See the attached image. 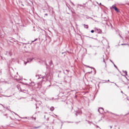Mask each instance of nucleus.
<instances>
[{
	"label": "nucleus",
	"instance_id": "nucleus-1",
	"mask_svg": "<svg viewBox=\"0 0 129 129\" xmlns=\"http://www.w3.org/2000/svg\"><path fill=\"white\" fill-rule=\"evenodd\" d=\"M38 79H40V78H42L43 81H47V80H50V79H52V77L50 75L49 73L46 72L45 73V76H43L42 75H38Z\"/></svg>",
	"mask_w": 129,
	"mask_h": 129
},
{
	"label": "nucleus",
	"instance_id": "nucleus-2",
	"mask_svg": "<svg viewBox=\"0 0 129 129\" xmlns=\"http://www.w3.org/2000/svg\"><path fill=\"white\" fill-rule=\"evenodd\" d=\"M112 8L114 9V11L116 12V13H119V9L116 8L114 5L112 6Z\"/></svg>",
	"mask_w": 129,
	"mask_h": 129
},
{
	"label": "nucleus",
	"instance_id": "nucleus-3",
	"mask_svg": "<svg viewBox=\"0 0 129 129\" xmlns=\"http://www.w3.org/2000/svg\"><path fill=\"white\" fill-rule=\"evenodd\" d=\"M34 59H35V58H32L28 59L27 62H26V61L24 62L25 65H26L27 63H29V62H32L33 61V60H34Z\"/></svg>",
	"mask_w": 129,
	"mask_h": 129
},
{
	"label": "nucleus",
	"instance_id": "nucleus-4",
	"mask_svg": "<svg viewBox=\"0 0 129 129\" xmlns=\"http://www.w3.org/2000/svg\"><path fill=\"white\" fill-rule=\"evenodd\" d=\"M38 39H36L35 40L31 41H29L27 43H23V45H28V44H30V45H32V43H34V42H36Z\"/></svg>",
	"mask_w": 129,
	"mask_h": 129
},
{
	"label": "nucleus",
	"instance_id": "nucleus-5",
	"mask_svg": "<svg viewBox=\"0 0 129 129\" xmlns=\"http://www.w3.org/2000/svg\"><path fill=\"white\" fill-rule=\"evenodd\" d=\"M5 55H7V56H12L13 55V53L12 52L6 51L5 52Z\"/></svg>",
	"mask_w": 129,
	"mask_h": 129
},
{
	"label": "nucleus",
	"instance_id": "nucleus-6",
	"mask_svg": "<svg viewBox=\"0 0 129 129\" xmlns=\"http://www.w3.org/2000/svg\"><path fill=\"white\" fill-rule=\"evenodd\" d=\"M42 102L41 101L37 102L36 103V108H39L38 105H41Z\"/></svg>",
	"mask_w": 129,
	"mask_h": 129
},
{
	"label": "nucleus",
	"instance_id": "nucleus-7",
	"mask_svg": "<svg viewBox=\"0 0 129 129\" xmlns=\"http://www.w3.org/2000/svg\"><path fill=\"white\" fill-rule=\"evenodd\" d=\"M100 109H101L102 112H103V111H104V110L103 109V108L100 107V108H99V109L98 110V111L100 113H101V112H100Z\"/></svg>",
	"mask_w": 129,
	"mask_h": 129
},
{
	"label": "nucleus",
	"instance_id": "nucleus-8",
	"mask_svg": "<svg viewBox=\"0 0 129 129\" xmlns=\"http://www.w3.org/2000/svg\"><path fill=\"white\" fill-rule=\"evenodd\" d=\"M96 30H97V32L98 34H101V30L98 29H96Z\"/></svg>",
	"mask_w": 129,
	"mask_h": 129
},
{
	"label": "nucleus",
	"instance_id": "nucleus-9",
	"mask_svg": "<svg viewBox=\"0 0 129 129\" xmlns=\"http://www.w3.org/2000/svg\"><path fill=\"white\" fill-rule=\"evenodd\" d=\"M41 127V126H34L32 128H31V129H37V128H39Z\"/></svg>",
	"mask_w": 129,
	"mask_h": 129
},
{
	"label": "nucleus",
	"instance_id": "nucleus-10",
	"mask_svg": "<svg viewBox=\"0 0 129 129\" xmlns=\"http://www.w3.org/2000/svg\"><path fill=\"white\" fill-rule=\"evenodd\" d=\"M46 9H47V10H48V11H49V10H50H50H53L52 7H50L48 6H47V7L46 8Z\"/></svg>",
	"mask_w": 129,
	"mask_h": 129
},
{
	"label": "nucleus",
	"instance_id": "nucleus-11",
	"mask_svg": "<svg viewBox=\"0 0 129 129\" xmlns=\"http://www.w3.org/2000/svg\"><path fill=\"white\" fill-rule=\"evenodd\" d=\"M83 26H84V28H85V29H88V28H89L88 25L84 24Z\"/></svg>",
	"mask_w": 129,
	"mask_h": 129
},
{
	"label": "nucleus",
	"instance_id": "nucleus-12",
	"mask_svg": "<svg viewBox=\"0 0 129 129\" xmlns=\"http://www.w3.org/2000/svg\"><path fill=\"white\" fill-rule=\"evenodd\" d=\"M77 113H79L80 114H81V113H82V112L81 111H79L77 112V113H76V116H77Z\"/></svg>",
	"mask_w": 129,
	"mask_h": 129
},
{
	"label": "nucleus",
	"instance_id": "nucleus-13",
	"mask_svg": "<svg viewBox=\"0 0 129 129\" xmlns=\"http://www.w3.org/2000/svg\"><path fill=\"white\" fill-rule=\"evenodd\" d=\"M122 72H123L124 74H125V75L127 76V72H126V71H122Z\"/></svg>",
	"mask_w": 129,
	"mask_h": 129
},
{
	"label": "nucleus",
	"instance_id": "nucleus-14",
	"mask_svg": "<svg viewBox=\"0 0 129 129\" xmlns=\"http://www.w3.org/2000/svg\"><path fill=\"white\" fill-rule=\"evenodd\" d=\"M54 109V107H51L50 108V110H51V111H53Z\"/></svg>",
	"mask_w": 129,
	"mask_h": 129
},
{
	"label": "nucleus",
	"instance_id": "nucleus-15",
	"mask_svg": "<svg viewBox=\"0 0 129 129\" xmlns=\"http://www.w3.org/2000/svg\"><path fill=\"white\" fill-rule=\"evenodd\" d=\"M87 67H88V68H92L93 69H94V70H95V69H94V68H93V67H89V66H87Z\"/></svg>",
	"mask_w": 129,
	"mask_h": 129
},
{
	"label": "nucleus",
	"instance_id": "nucleus-16",
	"mask_svg": "<svg viewBox=\"0 0 129 129\" xmlns=\"http://www.w3.org/2000/svg\"><path fill=\"white\" fill-rule=\"evenodd\" d=\"M113 64H114V67H115V68H116V69H117V70L118 71V69H117V67H116V66H115V64H114V63H113Z\"/></svg>",
	"mask_w": 129,
	"mask_h": 129
},
{
	"label": "nucleus",
	"instance_id": "nucleus-17",
	"mask_svg": "<svg viewBox=\"0 0 129 129\" xmlns=\"http://www.w3.org/2000/svg\"><path fill=\"white\" fill-rule=\"evenodd\" d=\"M17 81H21V79H16Z\"/></svg>",
	"mask_w": 129,
	"mask_h": 129
},
{
	"label": "nucleus",
	"instance_id": "nucleus-18",
	"mask_svg": "<svg viewBox=\"0 0 129 129\" xmlns=\"http://www.w3.org/2000/svg\"><path fill=\"white\" fill-rule=\"evenodd\" d=\"M58 78H59V77H61V74H59L58 75Z\"/></svg>",
	"mask_w": 129,
	"mask_h": 129
},
{
	"label": "nucleus",
	"instance_id": "nucleus-19",
	"mask_svg": "<svg viewBox=\"0 0 129 129\" xmlns=\"http://www.w3.org/2000/svg\"><path fill=\"white\" fill-rule=\"evenodd\" d=\"M71 4L73 5V6H75V5L74 3H72V2H71Z\"/></svg>",
	"mask_w": 129,
	"mask_h": 129
},
{
	"label": "nucleus",
	"instance_id": "nucleus-20",
	"mask_svg": "<svg viewBox=\"0 0 129 129\" xmlns=\"http://www.w3.org/2000/svg\"><path fill=\"white\" fill-rule=\"evenodd\" d=\"M66 6H67V7L68 8V9H70V8H69V5H68V4H66Z\"/></svg>",
	"mask_w": 129,
	"mask_h": 129
},
{
	"label": "nucleus",
	"instance_id": "nucleus-21",
	"mask_svg": "<svg viewBox=\"0 0 129 129\" xmlns=\"http://www.w3.org/2000/svg\"><path fill=\"white\" fill-rule=\"evenodd\" d=\"M91 33H94V30H91Z\"/></svg>",
	"mask_w": 129,
	"mask_h": 129
},
{
	"label": "nucleus",
	"instance_id": "nucleus-22",
	"mask_svg": "<svg viewBox=\"0 0 129 129\" xmlns=\"http://www.w3.org/2000/svg\"><path fill=\"white\" fill-rule=\"evenodd\" d=\"M88 122L89 124H91V123H92V122H90L89 121H88Z\"/></svg>",
	"mask_w": 129,
	"mask_h": 129
},
{
	"label": "nucleus",
	"instance_id": "nucleus-23",
	"mask_svg": "<svg viewBox=\"0 0 129 129\" xmlns=\"http://www.w3.org/2000/svg\"><path fill=\"white\" fill-rule=\"evenodd\" d=\"M0 75H2V69H0Z\"/></svg>",
	"mask_w": 129,
	"mask_h": 129
},
{
	"label": "nucleus",
	"instance_id": "nucleus-24",
	"mask_svg": "<svg viewBox=\"0 0 129 129\" xmlns=\"http://www.w3.org/2000/svg\"><path fill=\"white\" fill-rule=\"evenodd\" d=\"M103 62L105 63V59H104V57H103Z\"/></svg>",
	"mask_w": 129,
	"mask_h": 129
},
{
	"label": "nucleus",
	"instance_id": "nucleus-25",
	"mask_svg": "<svg viewBox=\"0 0 129 129\" xmlns=\"http://www.w3.org/2000/svg\"><path fill=\"white\" fill-rule=\"evenodd\" d=\"M21 118H28V117H21Z\"/></svg>",
	"mask_w": 129,
	"mask_h": 129
},
{
	"label": "nucleus",
	"instance_id": "nucleus-26",
	"mask_svg": "<svg viewBox=\"0 0 129 129\" xmlns=\"http://www.w3.org/2000/svg\"><path fill=\"white\" fill-rule=\"evenodd\" d=\"M111 114H114V115H116V114H114V113H113L112 112H111Z\"/></svg>",
	"mask_w": 129,
	"mask_h": 129
},
{
	"label": "nucleus",
	"instance_id": "nucleus-27",
	"mask_svg": "<svg viewBox=\"0 0 129 129\" xmlns=\"http://www.w3.org/2000/svg\"><path fill=\"white\" fill-rule=\"evenodd\" d=\"M44 16H48V14H45Z\"/></svg>",
	"mask_w": 129,
	"mask_h": 129
},
{
	"label": "nucleus",
	"instance_id": "nucleus-28",
	"mask_svg": "<svg viewBox=\"0 0 129 129\" xmlns=\"http://www.w3.org/2000/svg\"><path fill=\"white\" fill-rule=\"evenodd\" d=\"M1 105H2V106H3V107H4V108H6V107H5L4 106V105L1 104Z\"/></svg>",
	"mask_w": 129,
	"mask_h": 129
},
{
	"label": "nucleus",
	"instance_id": "nucleus-29",
	"mask_svg": "<svg viewBox=\"0 0 129 129\" xmlns=\"http://www.w3.org/2000/svg\"><path fill=\"white\" fill-rule=\"evenodd\" d=\"M109 127H110V128H112V126H109Z\"/></svg>",
	"mask_w": 129,
	"mask_h": 129
},
{
	"label": "nucleus",
	"instance_id": "nucleus-30",
	"mask_svg": "<svg viewBox=\"0 0 129 129\" xmlns=\"http://www.w3.org/2000/svg\"><path fill=\"white\" fill-rule=\"evenodd\" d=\"M1 38H4V36H3V35H1Z\"/></svg>",
	"mask_w": 129,
	"mask_h": 129
},
{
	"label": "nucleus",
	"instance_id": "nucleus-31",
	"mask_svg": "<svg viewBox=\"0 0 129 129\" xmlns=\"http://www.w3.org/2000/svg\"><path fill=\"white\" fill-rule=\"evenodd\" d=\"M110 61L112 63H113V64H114L113 62H112V61H111V60H110Z\"/></svg>",
	"mask_w": 129,
	"mask_h": 129
},
{
	"label": "nucleus",
	"instance_id": "nucleus-32",
	"mask_svg": "<svg viewBox=\"0 0 129 129\" xmlns=\"http://www.w3.org/2000/svg\"><path fill=\"white\" fill-rule=\"evenodd\" d=\"M96 126H97V127H99V128H100V127H99V126L98 125H96Z\"/></svg>",
	"mask_w": 129,
	"mask_h": 129
},
{
	"label": "nucleus",
	"instance_id": "nucleus-33",
	"mask_svg": "<svg viewBox=\"0 0 129 129\" xmlns=\"http://www.w3.org/2000/svg\"><path fill=\"white\" fill-rule=\"evenodd\" d=\"M122 45H125V44H121Z\"/></svg>",
	"mask_w": 129,
	"mask_h": 129
},
{
	"label": "nucleus",
	"instance_id": "nucleus-34",
	"mask_svg": "<svg viewBox=\"0 0 129 129\" xmlns=\"http://www.w3.org/2000/svg\"><path fill=\"white\" fill-rule=\"evenodd\" d=\"M121 93H123V92H122V91H121Z\"/></svg>",
	"mask_w": 129,
	"mask_h": 129
},
{
	"label": "nucleus",
	"instance_id": "nucleus-35",
	"mask_svg": "<svg viewBox=\"0 0 129 129\" xmlns=\"http://www.w3.org/2000/svg\"><path fill=\"white\" fill-rule=\"evenodd\" d=\"M33 119H36V117H34Z\"/></svg>",
	"mask_w": 129,
	"mask_h": 129
},
{
	"label": "nucleus",
	"instance_id": "nucleus-36",
	"mask_svg": "<svg viewBox=\"0 0 129 129\" xmlns=\"http://www.w3.org/2000/svg\"><path fill=\"white\" fill-rule=\"evenodd\" d=\"M99 5H100V6H101V3H100Z\"/></svg>",
	"mask_w": 129,
	"mask_h": 129
},
{
	"label": "nucleus",
	"instance_id": "nucleus-37",
	"mask_svg": "<svg viewBox=\"0 0 129 129\" xmlns=\"http://www.w3.org/2000/svg\"><path fill=\"white\" fill-rule=\"evenodd\" d=\"M115 85H116V86H117V85H116V84H115Z\"/></svg>",
	"mask_w": 129,
	"mask_h": 129
},
{
	"label": "nucleus",
	"instance_id": "nucleus-38",
	"mask_svg": "<svg viewBox=\"0 0 129 129\" xmlns=\"http://www.w3.org/2000/svg\"><path fill=\"white\" fill-rule=\"evenodd\" d=\"M119 36L121 37V36L120 35V34H119Z\"/></svg>",
	"mask_w": 129,
	"mask_h": 129
},
{
	"label": "nucleus",
	"instance_id": "nucleus-39",
	"mask_svg": "<svg viewBox=\"0 0 129 129\" xmlns=\"http://www.w3.org/2000/svg\"><path fill=\"white\" fill-rule=\"evenodd\" d=\"M90 19H92V18L89 17Z\"/></svg>",
	"mask_w": 129,
	"mask_h": 129
},
{
	"label": "nucleus",
	"instance_id": "nucleus-40",
	"mask_svg": "<svg viewBox=\"0 0 129 129\" xmlns=\"http://www.w3.org/2000/svg\"><path fill=\"white\" fill-rule=\"evenodd\" d=\"M127 88H128V89H129V86H128Z\"/></svg>",
	"mask_w": 129,
	"mask_h": 129
},
{
	"label": "nucleus",
	"instance_id": "nucleus-41",
	"mask_svg": "<svg viewBox=\"0 0 129 129\" xmlns=\"http://www.w3.org/2000/svg\"><path fill=\"white\" fill-rule=\"evenodd\" d=\"M101 112H102V110H101Z\"/></svg>",
	"mask_w": 129,
	"mask_h": 129
},
{
	"label": "nucleus",
	"instance_id": "nucleus-42",
	"mask_svg": "<svg viewBox=\"0 0 129 129\" xmlns=\"http://www.w3.org/2000/svg\"><path fill=\"white\" fill-rule=\"evenodd\" d=\"M8 97H11V96H8Z\"/></svg>",
	"mask_w": 129,
	"mask_h": 129
},
{
	"label": "nucleus",
	"instance_id": "nucleus-43",
	"mask_svg": "<svg viewBox=\"0 0 129 129\" xmlns=\"http://www.w3.org/2000/svg\"><path fill=\"white\" fill-rule=\"evenodd\" d=\"M6 108L7 109H8V107H6Z\"/></svg>",
	"mask_w": 129,
	"mask_h": 129
},
{
	"label": "nucleus",
	"instance_id": "nucleus-44",
	"mask_svg": "<svg viewBox=\"0 0 129 129\" xmlns=\"http://www.w3.org/2000/svg\"><path fill=\"white\" fill-rule=\"evenodd\" d=\"M50 62H51V63H52V61L51 60L50 61Z\"/></svg>",
	"mask_w": 129,
	"mask_h": 129
},
{
	"label": "nucleus",
	"instance_id": "nucleus-45",
	"mask_svg": "<svg viewBox=\"0 0 129 129\" xmlns=\"http://www.w3.org/2000/svg\"><path fill=\"white\" fill-rule=\"evenodd\" d=\"M108 81L109 82V80H108Z\"/></svg>",
	"mask_w": 129,
	"mask_h": 129
},
{
	"label": "nucleus",
	"instance_id": "nucleus-46",
	"mask_svg": "<svg viewBox=\"0 0 129 129\" xmlns=\"http://www.w3.org/2000/svg\"><path fill=\"white\" fill-rule=\"evenodd\" d=\"M120 127H118V129H120Z\"/></svg>",
	"mask_w": 129,
	"mask_h": 129
},
{
	"label": "nucleus",
	"instance_id": "nucleus-47",
	"mask_svg": "<svg viewBox=\"0 0 129 129\" xmlns=\"http://www.w3.org/2000/svg\"><path fill=\"white\" fill-rule=\"evenodd\" d=\"M24 48H26V46H24Z\"/></svg>",
	"mask_w": 129,
	"mask_h": 129
},
{
	"label": "nucleus",
	"instance_id": "nucleus-48",
	"mask_svg": "<svg viewBox=\"0 0 129 129\" xmlns=\"http://www.w3.org/2000/svg\"><path fill=\"white\" fill-rule=\"evenodd\" d=\"M63 53H63V52L62 53V54H63Z\"/></svg>",
	"mask_w": 129,
	"mask_h": 129
},
{
	"label": "nucleus",
	"instance_id": "nucleus-49",
	"mask_svg": "<svg viewBox=\"0 0 129 129\" xmlns=\"http://www.w3.org/2000/svg\"><path fill=\"white\" fill-rule=\"evenodd\" d=\"M49 86L50 87V86H51V85H49Z\"/></svg>",
	"mask_w": 129,
	"mask_h": 129
},
{
	"label": "nucleus",
	"instance_id": "nucleus-50",
	"mask_svg": "<svg viewBox=\"0 0 129 129\" xmlns=\"http://www.w3.org/2000/svg\"><path fill=\"white\" fill-rule=\"evenodd\" d=\"M5 115H7V114H5Z\"/></svg>",
	"mask_w": 129,
	"mask_h": 129
}]
</instances>
